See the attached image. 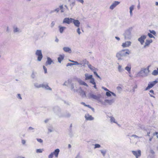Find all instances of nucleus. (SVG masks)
<instances>
[{
    "label": "nucleus",
    "instance_id": "nucleus-42",
    "mask_svg": "<svg viewBox=\"0 0 158 158\" xmlns=\"http://www.w3.org/2000/svg\"><path fill=\"white\" fill-rule=\"evenodd\" d=\"M18 97L19 98L21 99H22V98L21 97L20 94H18Z\"/></svg>",
    "mask_w": 158,
    "mask_h": 158
},
{
    "label": "nucleus",
    "instance_id": "nucleus-21",
    "mask_svg": "<svg viewBox=\"0 0 158 158\" xmlns=\"http://www.w3.org/2000/svg\"><path fill=\"white\" fill-rule=\"evenodd\" d=\"M45 87L47 89H49V90H51V88H50L48 86V85H46V86H45L44 85H39V87Z\"/></svg>",
    "mask_w": 158,
    "mask_h": 158
},
{
    "label": "nucleus",
    "instance_id": "nucleus-46",
    "mask_svg": "<svg viewBox=\"0 0 158 158\" xmlns=\"http://www.w3.org/2000/svg\"><path fill=\"white\" fill-rule=\"evenodd\" d=\"M81 104L83 105H84L85 106H86V104H85L84 103V102H82L81 103Z\"/></svg>",
    "mask_w": 158,
    "mask_h": 158
},
{
    "label": "nucleus",
    "instance_id": "nucleus-1",
    "mask_svg": "<svg viewBox=\"0 0 158 158\" xmlns=\"http://www.w3.org/2000/svg\"><path fill=\"white\" fill-rule=\"evenodd\" d=\"M130 52L128 49H123L117 53L116 54V57L118 58V60L121 59L123 56H125L128 55Z\"/></svg>",
    "mask_w": 158,
    "mask_h": 158
},
{
    "label": "nucleus",
    "instance_id": "nucleus-43",
    "mask_svg": "<svg viewBox=\"0 0 158 158\" xmlns=\"http://www.w3.org/2000/svg\"><path fill=\"white\" fill-rule=\"evenodd\" d=\"M121 68V65H119L118 67V69L120 71Z\"/></svg>",
    "mask_w": 158,
    "mask_h": 158
},
{
    "label": "nucleus",
    "instance_id": "nucleus-9",
    "mask_svg": "<svg viewBox=\"0 0 158 158\" xmlns=\"http://www.w3.org/2000/svg\"><path fill=\"white\" fill-rule=\"evenodd\" d=\"M72 23H74V25L77 27H78L80 26V23L78 20L73 19Z\"/></svg>",
    "mask_w": 158,
    "mask_h": 158
},
{
    "label": "nucleus",
    "instance_id": "nucleus-28",
    "mask_svg": "<svg viewBox=\"0 0 158 158\" xmlns=\"http://www.w3.org/2000/svg\"><path fill=\"white\" fill-rule=\"evenodd\" d=\"M36 152L37 153H41L42 152V150L40 149H38Z\"/></svg>",
    "mask_w": 158,
    "mask_h": 158
},
{
    "label": "nucleus",
    "instance_id": "nucleus-38",
    "mask_svg": "<svg viewBox=\"0 0 158 158\" xmlns=\"http://www.w3.org/2000/svg\"><path fill=\"white\" fill-rule=\"evenodd\" d=\"M77 32L79 35L81 33V32L80 31V29L79 28H78L77 29Z\"/></svg>",
    "mask_w": 158,
    "mask_h": 158
},
{
    "label": "nucleus",
    "instance_id": "nucleus-30",
    "mask_svg": "<svg viewBox=\"0 0 158 158\" xmlns=\"http://www.w3.org/2000/svg\"><path fill=\"white\" fill-rule=\"evenodd\" d=\"M100 145L98 144H96L95 145V147L94 148H99L100 147Z\"/></svg>",
    "mask_w": 158,
    "mask_h": 158
},
{
    "label": "nucleus",
    "instance_id": "nucleus-49",
    "mask_svg": "<svg viewBox=\"0 0 158 158\" xmlns=\"http://www.w3.org/2000/svg\"><path fill=\"white\" fill-rule=\"evenodd\" d=\"M94 85V87L95 88V89H96L97 88V87H96V84H95V85Z\"/></svg>",
    "mask_w": 158,
    "mask_h": 158
},
{
    "label": "nucleus",
    "instance_id": "nucleus-32",
    "mask_svg": "<svg viewBox=\"0 0 158 158\" xmlns=\"http://www.w3.org/2000/svg\"><path fill=\"white\" fill-rule=\"evenodd\" d=\"M101 152L102 153V154L104 156H105L106 153V151H104V150H101Z\"/></svg>",
    "mask_w": 158,
    "mask_h": 158
},
{
    "label": "nucleus",
    "instance_id": "nucleus-26",
    "mask_svg": "<svg viewBox=\"0 0 158 158\" xmlns=\"http://www.w3.org/2000/svg\"><path fill=\"white\" fill-rule=\"evenodd\" d=\"M131 69V67H130L127 66L125 68L126 70L128 72L130 71Z\"/></svg>",
    "mask_w": 158,
    "mask_h": 158
},
{
    "label": "nucleus",
    "instance_id": "nucleus-6",
    "mask_svg": "<svg viewBox=\"0 0 158 158\" xmlns=\"http://www.w3.org/2000/svg\"><path fill=\"white\" fill-rule=\"evenodd\" d=\"M73 19L71 18H66L63 21V23H66L69 24L73 22Z\"/></svg>",
    "mask_w": 158,
    "mask_h": 158
},
{
    "label": "nucleus",
    "instance_id": "nucleus-35",
    "mask_svg": "<svg viewBox=\"0 0 158 158\" xmlns=\"http://www.w3.org/2000/svg\"><path fill=\"white\" fill-rule=\"evenodd\" d=\"M37 140L38 142L40 143H42L43 142V140L41 139H37Z\"/></svg>",
    "mask_w": 158,
    "mask_h": 158
},
{
    "label": "nucleus",
    "instance_id": "nucleus-40",
    "mask_svg": "<svg viewBox=\"0 0 158 158\" xmlns=\"http://www.w3.org/2000/svg\"><path fill=\"white\" fill-rule=\"evenodd\" d=\"M86 106L87 107L90 108L92 109H94L93 108H92L89 105H86Z\"/></svg>",
    "mask_w": 158,
    "mask_h": 158
},
{
    "label": "nucleus",
    "instance_id": "nucleus-22",
    "mask_svg": "<svg viewBox=\"0 0 158 158\" xmlns=\"http://www.w3.org/2000/svg\"><path fill=\"white\" fill-rule=\"evenodd\" d=\"M80 84L81 85H84L86 86H88V85L84 81H80L79 82Z\"/></svg>",
    "mask_w": 158,
    "mask_h": 158
},
{
    "label": "nucleus",
    "instance_id": "nucleus-58",
    "mask_svg": "<svg viewBox=\"0 0 158 158\" xmlns=\"http://www.w3.org/2000/svg\"><path fill=\"white\" fill-rule=\"evenodd\" d=\"M58 40H56L57 42H58Z\"/></svg>",
    "mask_w": 158,
    "mask_h": 158
},
{
    "label": "nucleus",
    "instance_id": "nucleus-52",
    "mask_svg": "<svg viewBox=\"0 0 158 158\" xmlns=\"http://www.w3.org/2000/svg\"><path fill=\"white\" fill-rule=\"evenodd\" d=\"M156 6H158V2H156Z\"/></svg>",
    "mask_w": 158,
    "mask_h": 158
},
{
    "label": "nucleus",
    "instance_id": "nucleus-24",
    "mask_svg": "<svg viewBox=\"0 0 158 158\" xmlns=\"http://www.w3.org/2000/svg\"><path fill=\"white\" fill-rule=\"evenodd\" d=\"M91 80L90 81V82L93 85H95V82L94 81V78L92 77V78L91 79Z\"/></svg>",
    "mask_w": 158,
    "mask_h": 158
},
{
    "label": "nucleus",
    "instance_id": "nucleus-59",
    "mask_svg": "<svg viewBox=\"0 0 158 158\" xmlns=\"http://www.w3.org/2000/svg\"><path fill=\"white\" fill-rule=\"evenodd\" d=\"M58 40H56L57 42H58Z\"/></svg>",
    "mask_w": 158,
    "mask_h": 158
},
{
    "label": "nucleus",
    "instance_id": "nucleus-37",
    "mask_svg": "<svg viewBox=\"0 0 158 158\" xmlns=\"http://www.w3.org/2000/svg\"><path fill=\"white\" fill-rule=\"evenodd\" d=\"M111 122H113L115 123V119L114 118L112 117L110 119Z\"/></svg>",
    "mask_w": 158,
    "mask_h": 158
},
{
    "label": "nucleus",
    "instance_id": "nucleus-3",
    "mask_svg": "<svg viewBox=\"0 0 158 158\" xmlns=\"http://www.w3.org/2000/svg\"><path fill=\"white\" fill-rule=\"evenodd\" d=\"M60 152V150L59 149H56L55 151L52 152L49 156L48 158H52L53 155H54L56 157H57Z\"/></svg>",
    "mask_w": 158,
    "mask_h": 158
},
{
    "label": "nucleus",
    "instance_id": "nucleus-8",
    "mask_svg": "<svg viewBox=\"0 0 158 158\" xmlns=\"http://www.w3.org/2000/svg\"><path fill=\"white\" fill-rule=\"evenodd\" d=\"M149 31H150V33H148V36L150 38H154V36L152 35V34L154 35H156V32L154 30L151 31L149 30Z\"/></svg>",
    "mask_w": 158,
    "mask_h": 158
},
{
    "label": "nucleus",
    "instance_id": "nucleus-36",
    "mask_svg": "<svg viewBox=\"0 0 158 158\" xmlns=\"http://www.w3.org/2000/svg\"><path fill=\"white\" fill-rule=\"evenodd\" d=\"M74 64H72V63H68L66 66H71L73 65H74Z\"/></svg>",
    "mask_w": 158,
    "mask_h": 158
},
{
    "label": "nucleus",
    "instance_id": "nucleus-39",
    "mask_svg": "<svg viewBox=\"0 0 158 158\" xmlns=\"http://www.w3.org/2000/svg\"><path fill=\"white\" fill-rule=\"evenodd\" d=\"M94 74L96 76H97L98 77V78H100V77L99 76H98V74L97 73H96V72L94 71Z\"/></svg>",
    "mask_w": 158,
    "mask_h": 158
},
{
    "label": "nucleus",
    "instance_id": "nucleus-11",
    "mask_svg": "<svg viewBox=\"0 0 158 158\" xmlns=\"http://www.w3.org/2000/svg\"><path fill=\"white\" fill-rule=\"evenodd\" d=\"M119 3V2L117 1H115L113 4L110 6V8L111 9H113Z\"/></svg>",
    "mask_w": 158,
    "mask_h": 158
},
{
    "label": "nucleus",
    "instance_id": "nucleus-2",
    "mask_svg": "<svg viewBox=\"0 0 158 158\" xmlns=\"http://www.w3.org/2000/svg\"><path fill=\"white\" fill-rule=\"evenodd\" d=\"M157 83H158V81L156 80L150 82L148 84V86L145 89V90H147L152 88Z\"/></svg>",
    "mask_w": 158,
    "mask_h": 158
},
{
    "label": "nucleus",
    "instance_id": "nucleus-61",
    "mask_svg": "<svg viewBox=\"0 0 158 158\" xmlns=\"http://www.w3.org/2000/svg\"><path fill=\"white\" fill-rule=\"evenodd\" d=\"M70 1V0H69V1Z\"/></svg>",
    "mask_w": 158,
    "mask_h": 158
},
{
    "label": "nucleus",
    "instance_id": "nucleus-27",
    "mask_svg": "<svg viewBox=\"0 0 158 158\" xmlns=\"http://www.w3.org/2000/svg\"><path fill=\"white\" fill-rule=\"evenodd\" d=\"M149 66H148L147 69H143V71L144 72H145L146 71H148V72H149Z\"/></svg>",
    "mask_w": 158,
    "mask_h": 158
},
{
    "label": "nucleus",
    "instance_id": "nucleus-5",
    "mask_svg": "<svg viewBox=\"0 0 158 158\" xmlns=\"http://www.w3.org/2000/svg\"><path fill=\"white\" fill-rule=\"evenodd\" d=\"M132 152L133 154L135 156L136 158H138L141 155V151L140 150H138L137 151H132Z\"/></svg>",
    "mask_w": 158,
    "mask_h": 158
},
{
    "label": "nucleus",
    "instance_id": "nucleus-44",
    "mask_svg": "<svg viewBox=\"0 0 158 158\" xmlns=\"http://www.w3.org/2000/svg\"><path fill=\"white\" fill-rule=\"evenodd\" d=\"M78 1L81 2V3H83V0H77Z\"/></svg>",
    "mask_w": 158,
    "mask_h": 158
},
{
    "label": "nucleus",
    "instance_id": "nucleus-60",
    "mask_svg": "<svg viewBox=\"0 0 158 158\" xmlns=\"http://www.w3.org/2000/svg\"><path fill=\"white\" fill-rule=\"evenodd\" d=\"M31 128V127H29V129H30Z\"/></svg>",
    "mask_w": 158,
    "mask_h": 158
},
{
    "label": "nucleus",
    "instance_id": "nucleus-55",
    "mask_svg": "<svg viewBox=\"0 0 158 158\" xmlns=\"http://www.w3.org/2000/svg\"><path fill=\"white\" fill-rule=\"evenodd\" d=\"M57 10V11L58 12L59 11V10Z\"/></svg>",
    "mask_w": 158,
    "mask_h": 158
},
{
    "label": "nucleus",
    "instance_id": "nucleus-10",
    "mask_svg": "<svg viewBox=\"0 0 158 158\" xmlns=\"http://www.w3.org/2000/svg\"><path fill=\"white\" fill-rule=\"evenodd\" d=\"M131 42L127 41L123 43L122 46L123 48H125L129 47L131 45Z\"/></svg>",
    "mask_w": 158,
    "mask_h": 158
},
{
    "label": "nucleus",
    "instance_id": "nucleus-45",
    "mask_svg": "<svg viewBox=\"0 0 158 158\" xmlns=\"http://www.w3.org/2000/svg\"><path fill=\"white\" fill-rule=\"evenodd\" d=\"M22 142L23 144H25V141L24 140H23L22 141Z\"/></svg>",
    "mask_w": 158,
    "mask_h": 158
},
{
    "label": "nucleus",
    "instance_id": "nucleus-53",
    "mask_svg": "<svg viewBox=\"0 0 158 158\" xmlns=\"http://www.w3.org/2000/svg\"><path fill=\"white\" fill-rule=\"evenodd\" d=\"M158 134V132H155V134H156V135H157Z\"/></svg>",
    "mask_w": 158,
    "mask_h": 158
},
{
    "label": "nucleus",
    "instance_id": "nucleus-29",
    "mask_svg": "<svg viewBox=\"0 0 158 158\" xmlns=\"http://www.w3.org/2000/svg\"><path fill=\"white\" fill-rule=\"evenodd\" d=\"M69 61L70 62H72L74 63L75 64H79L78 63L77 61H74L73 60H69Z\"/></svg>",
    "mask_w": 158,
    "mask_h": 158
},
{
    "label": "nucleus",
    "instance_id": "nucleus-48",
    "mask_svg": "<svg viewBox=\"0 0 158 158\" xmlns=\"http://www.w3.org/2000/svg\"><path fill=\"white\" fill-rule=\"evenodd\" d=\"M115 38L117 39L118 40H120V38L117 37H115Z\"/></svg>",
    "mask_w": 158,
    "mask_h": 158
},
{
    "label": "nucleus",
    "instance_id": "nucleus-31",
    "mask_svg": "<svg viewBox=\"0 0 158 158\" xmlns=\"http://www.w3.org/2000/svg\"><path fill=\"white\" fill-rule=\"evenodd\" d=\"M43 67L44 69V73H47V68H46V67L44 66H43Z\"/></svg>",
    "mask_w": 158,
    "mask_h": 158
},
{
    "label": "nucleus",
    "instance_id": "nucleus-18",
    "mask_svg": "<svg viewBox=\"0 0 158 158\" xmlns=\"http://www.w3.org/2000/svg\"><path fill=\"white\" fill-rule=\"evenodd\" d=\"M85 79L86 80L90 79L92 78L93 76L92 75H89L88 74H85Z\"/></svg>",
    "mask_w": 158,
    "mask_h": 158
},
{
    "label": "nucleus",
    "instance_id": "nucleus-34",
    "mask_svg": "<svg viewBox=\"0 0 158 158\" xmlns=\"http://www.w3.org/2000/svg\"><path fill=\"white\" fill-rule=\"evenodd\" d=\"M89 68L91 70H94V67H93L91 65H89Z\"/></svg>",
    "mask_w": 158,
    "mask_h": 158
},
{
    "label": "nucleus",
    "instance_id": "nucleus-47",
    "mask_svg": "<svg viewBox=\"0 0 158 158\" xmlns=\"http://www.w3.org/2000/svg\"><path fill=\"white\" fill-rule=\"evenodd\" d=\"M104 89L106 91H109L108 89L106 88H104Z\"/></svg>",
    "mask_w": 158,
    "mask_h": 158
},
{
    "label": "nucleus",
    "instance_id": "nucleus-25",
    "mask_svg": "<svg viewBox=\"0 0 158 158\" xmlns=\"http://www.w3.org/2000/svg\"><path fill=\"white\" fill-rule=\"evenodd\" d=\"M149 94L151 97H153V95L154 94V91L153 90H151L150 91Z\"/></svg>",
    "mask_w": 158,
    "mask_h": 158
},
{
    "label": "nucleus",
    "instance_id": "nucleus-33",
    "mask_svg": "<svg viewBox=\"0 0 158 158\" xmlns=\"http://www.w3.org/2000/svg\"><path fill=\"white\" fill-rule=\"evenodd\" d=\"M60 9L61 10V12H64L63 9V5H61L60 6Z\"/></svg>",
    "mask_w": 158,
    "mask_h": 158
},
{
    "label": "nucleus",
    "instance_id": "nucleus-23",
    "mask_svg": "<svg viewBox=\"0 0 158 158\" xmlns=\"http://www.w3.org/2000/svg\"><path fill=\"white\" fill-rule=\"evenodd\" d=\"M133 9H134L133 6H131L130 8V14L131 15H132V10H133Z\"/></svg>",
    "mask_w": 158,
    "mask_h": 158
},
{
    "label": "nucleus",
    "instance_id": "nucleus-20",
    "mask_svg": "<svg viewBox=\"0 0 158 158\" xmlns=\"http://www.w3.org/2000/svg\"><path fill=\"white\" fill-rule=\"evenodd\" d=\"M152 74L153 75L156 76L158 75V68L156 70H154L152 73Z\"/></svg>",
    "mask_w": 158,
    "mask_h": 158
},
{
    "label": "nucleus",
    "instance_id": "nucleus-54",
    "mask_svg": "<svg viewBox=\"0 0 158 158\" xmlns=\"http://www.w3.org/2000/svg\"><path fill=\"white\" fill-rule=\"evenodd\" d=\"M152 138H150V139H149L150 141H151V140H152Z\"/></svg>",
    "mask_w": 158,
    "mask_h": 158
},
{
    "label": "nucleus",
    "instance_id": "nucleus-15",
    "mask_svg": "<svg viewBox=\"0 0 158 158\" xmlns=\"http://www.w3.org/2000/svg\"><path fill=\"white\" fill-rule=\"evenodd\" d=\"M111 94L112 95H113V96H116V95L115 94H114V93L110 92L109 91L106 92V95L107 97H110L111 96Z\"/></svg>",
    "mask_w": 158,
    "mask_h": 158
},
{
    "label": "nucleus",
    "instance_id": "nucleus-62",
    "mask_svg": "<svg viewBox=\"0 0 158 158\" xmlns=\"http://www.w3.org/2000/svg\"><path fill=\"white\" fill-rule=\"evenodd\" d=\"M157 138H158V135L157 136Z\"/></svg>",
    "mask_w": 158,
    "mask_h": 158
},
{
    "label": "nucleus",
    "instance_id": "nucleus-7",
    "mask_svg": "<svg viewBox=\"0 0 158 158\" xmlns=\"http://www.w3.org/2000/svg\"><path fill=\"white\" fill-rule=\"evenodd\" d=\"M146 35H142L138 39V40L140 42L141 44L143 45L144 43V40L146 39Z\"/></svg>",
    "mask_w": 158,
    "mask_h": 158
},
{
    "label": "nucleus",
    "instance_id": "nucleus-56",
    "mask_svg": "<svg viewBox=\"0 0 158 158\" xmlns=\"http://www.w3.org/2000/svg\"><path fill=\"white\" fill-rule=\"evenodd\" d=\"M21 158H25L23 157H21Z\"/></svg>",
    "mask_w": 158,
    "mask_h": 158
},
{
    "label": "nucleus",
    "instance_id": "nucleus-57",
    "mask_svg": "<svg viewBox=\"0 0 158 158\" xmlns=\"http://www.w3.org/2000/svg\"><path fill=\"white\" fill-rule=\"evenodd\" d=\"M58 40H56L57 42H58Z\"/></svg>",
    "mask_w": 158,
    "mask_h": 158
},
{
    "label": "nucleus",
    "instance_id": "nucleus-16",
    "mask_svg": "<svg viewBox=\"0 0 158 158\" xmlns=\"http://www.w3.org/2000/svg\"><path fill=\"white\" fill-rule=\"evenodd\" d=\"M64 51L66 52L70 53L71 52V50L70 48L68 47H64L63 48Z\"/></svg>",
    "mask_w": 158,
    "mask_h": 158
},
{
    "label": "nucleus",
    "instance_id": "nucleus-19",
    "mask_svg": "<svg viewBox=\"0 0 158 158\" xmlns=\"http://www.w3.org/2000/svg\"><path fill=\"white\" fill-rule=\"evenodd\" d=\"M64 55H60L59 57L58 58V61L60 63H61V61L64 59Z\"/></svg>",
    "mask_w": 158,
    "mask_h": 158
},
{
    "label": "nucleus",
    "instance_id": "nucleus-51",
    "mask_svg": "<svg viewBox=\"0 0 158 158\" xmlns=\"http://www.w3.org/2000/svg\"><path fill=\"white\" fill-rule=\"evenodd\" d=\"M17 31V28L15 29V31L16 32Z\"/></svg>",
    "mask_w": 158,
    "mask_h": 158
},
{
    "label": "nucleus",
    "instance_id": "nucleus-14",
    "mask_svg": "<svg viewBox=\"0 0 158 158\" xmlns=\"http://www.w3.org/2000/svg\"><path fill=\"white\" fill-rule=\"evenodd\" d=\"M152 40H147L145 43V44L144 46V47H146L149 46L150 44L152 42Z\"/></svg>",
    "mask_w": 158,
    "mask_h": 158
},
{
    "label": "nucleus",
    "instance_id": "nucleus-50",
    "mask_svg": "<svg viewBox=\"0 0 158 158\" xmlns=\"http://www.w3.org/2000/svg\"><path fill=\"white\" fill-rule=\"evenodd\" d=\"M68 147H69V148H70L71 147V145L70 144H69L68 145Z\"/></svg>",
    "mask_w": 158,
    "mask_h": 158
},
{
    "label": "nucleus",
    "instance_id": "nucleus-13",
    "mask_svg": "<svg viewBox=\"0 0 158 158\" xmlns=\"http://www.w3.org/2000/svg\"><path fill=\"white\" fill-rule=\"evenodd\" d=\"M52 62V60L50 58L48 57L47 60L46 62V65L47 66L48 65H50Z\"/></svg>",
    "mask_w": 158,
    "mask_h": 158
},
{
    "label": "nucleus",
    "instance_id": "nucleus-17",
    "mask_svg": "<svg viewBox=\"0 0 158 158\" xmlns=\"http://www.w3.org/2000/svg\"><path fill=\"white\" fill-rule=\"evenodd\" d=\"M59 28L60 32L62 33L63 32L64 30L66 29V27H62L60 26H59Z\"/></svg>",
    "mask_w": 158,
    "mask_h": 158
},
{
    "label": "nucleus",
    "instance_id": "nucleus-41",
    "mask_svg": "<svg viewBox=\"0 0 158 158\" xmlns=\"http://www.w3.org/2000/svg\"><path fill=\"white\" fill-rule=\"evenodd\" d=\"M150 152L151 153L153 154L155 153V152L153 150H151L150 151Z\"/></svg>",
    "mask_w": 158,
    "mask_h": 158
},
{
    "label": "nucleus",
    "instance_id": "nucleus-4",
    "mask_svg": "<svg viewBox=\"0 0 158 158\" xmlns=\"http://www.w3.org/2000/svg\"><path fill=\"white\" fill-rule=\"evenodd\" d=\"M35 54L38 56L37 59L39 61H40L43 58V56L41 50H38L35 52Z\"/></svg>",
    "mask_w": 158,
    "mask_h": 158
},
{
    "label": "nucleus",
    "instance_id": "nucleus-12",
    "mask_svg": "<svg viewBox=\"0 0 158 158\" xmlns=\"http://www.w3.org/2000/svg\"><path fill=\"white\" fill-rule=\"evenodd\" d=\"M85 118L86 120H92L94 119V118L92 116L90 115L89 114L86 115L85 116Z\"/></svg>",
    "mask_w": 158,
    "mask_h": 158
}]
</instances>
